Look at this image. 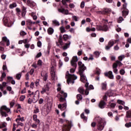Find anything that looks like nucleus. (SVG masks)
I'll list each match as a JSON object with an SVG mask.
<instances>
[{"mask_svg":"<svg viewBox=\"0 0 131 131\" xmlns=\"http://www.w3.org/2000/svg\"><path fill=\"white\" fill-rule=\"evenodd\" d=\"M126 117L127 118H131V110H129L126 112Z\"/></svg>","mask_w":131,"mask_h":131,"instance_id":"obj_26","label":"nucleus"},{"mask_svg":"<svg viewBox=\"0 0 131 131\" xmlns=\"http://www.w3.org/2000/svg\"><path fill=\"white\" fill-rule=\"evenodd\" d=\"M105 76L108 77L110 79H114V75H113V73L112 71H109L108 72L104 73Z\"/></svg>","mask_w":131,"mask_h":131,"instance_id":"obj_8","label":"nucleus"},{"mask_svg":"<svg viewBox=\"0 0 131 131\" xmlns=\"http://www.w3.org/2000/svg\"><path fill=\"white\" fill-rule=\"evenodd\" d=\"M108 94L107 93L105 94V95L103 97V99L104 101H107V95Z\"/></svg>","mask_w":131,"mask_h":131,"instance_id":"obj_62","label":"nucleus"},{"mask_svg":"<svg viewBox=\"0 0 131 131\" xmlns=\"http://www.w3.org/2000/svg\"><path fill=\"white\" fill-rule=\"evenodd\" d=\"M77 99L78 101H81L82 100V95L80 94L77 95Z\"/></svg>","mask_w":131,"mask_h":131,"instance_id":"obj_38","label":"nucleus"},{"mask_svg":"<svg viewBox=\"0 0 131 131\" xmlns=\"http://www.w3.org/2000/svg\"><path fill=\"white\" fill-rule=\"evenodd\" d=\"M63 38L64 40H67V39H70L71 38V35H63Z\"/></svg>","mask_w":131,"mask_h":131,"instance_id":"obj_28","label":"nucleus"},{"mask_svg":"<svg viewBox=\"0 0 131 131\" xmlns=\"http://www.w3.org/2000/svg\"><path fill=\"white\" fill-rule=\"evenodd\" d=\"M28 4H29V6L31 7V8H33L34 7H35V3L31 1H28Z\"/></svg>","mask_w":131,"mask_h":131,"instance_id":"obj_23","label":"nucleus"},{"mask_svg":"<svg viewBox=\"0 0 131 131\" xmlns=\"http://www.w3.org/2000/svg\"><path fill=\"white\" fill-rule=\"evenodd\" d=\"M94 54L98 58L100 56V52L99 51H95L94 52Z\"/></svg>","mask_w":131,"mask_h":131,"instance_id":"obj_45","label":"nucleus"},{"mask_svg":"<svg viewBox=\"0 0 131 131\" xmlns=\"http://www.w3.org/2000/svg\"><path fill=\"white\" fill-rule=\"evenodd\" d=\"M73 20H74V21H78V17H77V16H73Z\"/></svg>","mask_w":131,"mask_h":131,"instance_id":"obj_55","label":"nucleus"},{"mask_svg":"<svg viewBox=\"0 0 131 131\" xmlns=\"http://www.w3.org/2000/svg\"><path fill=\"white\" fill-rule=\"evenodd\" d=\"M60 29L61 33H64V32H66V30H65V28H64L63 27H60Z\"/></svg>","mask_w":131,"mask_h":131,"instance_id":"obj_42","label":"nucleus"},{"mask_svg":"<svg viewBox=\"0 0 131 131\" xmlns=\"http://www.w3.org/2000/svg\"><path fill=\"white\" fill-rule=\"evenodd\" d=\"M37 47H38V48H41V41H38L37 42Z\"/></svg>","mask_w":131,"mask_h":131,"instance_id":"obj_58","label":"nucleus"},{"mask_svg":"<svg viewBox=\"0 0 131 131\" xmlns=\"http://www.w3.org/2000/svg\"><path fill=\"white\" fill-rule=\"evenodd\" d=\"M4 111H6L7 113H9V112L11 111V109L8 108L6 105H3L1 107L0 109V113L1 115L3 116V117H7V116H8V115L7 113Z\"/></svg>","mask_w":131,"mask_h":131,"instance_id":"obj_5","label":"nucleus"},{"mask_svg":"<svg viewBox=\"0 0 131 131\" xmlns=\"http://www.w3.org/2000/svg\"><path fill=\"white\" fill-rule=\"evenodd\" d=\"M109 28H108V26L104 25L103 26H99L98 30H102V31H108Z\"/></svg>","mask_w":131,"mask_h":131,"instance_id":"obj_9","label":"nucleus"},{"mask_svg":"<svg viewBox=\"0 0 131 131\" xmlns=\"http://www.w3.org/2000/svg\"><path fill=\"white\" fill-rule=\"evenodd\" d=\"M78 64L79 66V72L81 77L80 80L82 82H86L88 81V79H86V77L83 74V71L86 70V67L84 66V64H83L81 61H79Z\"/></svg>","mask_w":131,"mask_h":131,"instance_id":"obj_1","label":"nucleus"},{"mask_svg":"<svg viewBox=\"0 0 131 131\" xmlns=\"http://www.w3.org/2000/svg\"><path fill=\"white\" fill-rule=\"evenodd\" d=\"M102 85V90L103 91H106V90H107V83L105 82V83H102L101 84Z\"/></svg>","mask_w":131,"mask_h":131,"instance_id":"obj_24","label":"nucleus"},{"mask_svg":"<svg viewBox=\"0 0 131 131\" xmlns=\"http://www.w3.org/2000/svg\"><path fill=\"white\" fill-rule=\"evenodd\" d=\"M41 76H43V80H45V81H47L48 79V73L43 72L41 74Z\"/></svg>","mask_w":131,"mask_h":131,"instance_id":"obj_21","label":"nucleus"},{"mask_svg":"<svg viewBox=\"0 0 131 131\" xmlns=\"http://www.w3.org/2000/svg\"><path fill=\"white\" fill-rule=\"evenodd\" d=\"M14 105H15V101L13 100L10 102V108H13V107H14Z\"/></svg>","mask_w":131,"mask_h":131,"instance_id":"obj_40","label":"nucleus"},{"mask_svg":"<svg viewBox=\"0 0 131 131\" xmlns=\"http://www.w3.org/2000/svg\"><path fill=\"white\" fill-rule=\"evenodd\" d=\"M116 64L117 65V66H122V63H121V62H120L119 60H117L116 61Z\"/></svg>","mask_w":131,"mask_h":131,"instance_id":"obj_47","label":"nucleus"},{"mask_svg":"<svg viewBox=\"0 0 131 131\" xmlns=\"http://www.w3.org/2000/svg\"><path fill=\"white\" fill-rule=\"evenodd\" d=\"M7 79L8 81H12V80H13V79H14L12 77L9 76V77H7Z\"/></svg>","mask_w":131,"mask_h":131,"instance_id":"obj_57","label":"nucleus"},{"mask_svg":"<svg viewBox=\"0 0 131 131\" xmlns=\"http://www.w3.org/2000/svg\"><path fill=\"white\" fill-rule=\"evenodd\" d=\"M39 98V91H36L35 92L34 95L32 98V100H33V103H36L37 101H38V99Z\"/></svg>","mask_w":131,"mask_h":131,"instance_id":"obj_7","label":"nucleus"},{"mask_svg":"<svg viewBox=\"0 0 131 131\" xmlns=\"http://www.w3.org/2000/svg\"><path fill=\"white\" fill-rule=\"evenodd\" d=\"M37 65L41 66L42 65V61H41V60H39L37 62Z\"/></svg>","mask_w":131,"mask_h":131,"instance_id":"obj_54","label":"nucleus"},{"mask_svg":"<svg viewBox=\"0 0 131 131\" xmlns=\"http://www.w3.org/2000/svg\"><path fill=\"white\" fill-rule=\"evenodd\" d=\"M125 126L126 127H131V122H129V123H126L125 124Z\"/></svg>","mask_w":131,"mask_h":131,"instance_id":"obj_51","label":"nucleus"},{"mask_svg":"<svg viewBox=\"0 0 131 131\" xmlns=\"http://www.w3.org/2000/svg\"><path fill=\"white\" fill-rule=\"evenodd\" d=\"M66 78H67V82L69 84V83H74V81L77 79V76L74 74H69V71L67 72Z\"/></svg>","mask_w":131,"mask_h":131,"instance_id":"obj_3","label":"nucleus"},{"mask_svg":"<svg viewBox=\"0 0 131 131\" xmlns=\"http://www.w3.org/2000/svg\"><path fill=\"white\" fill-rule=\"evenodd\" d=\"M59 101H60V102H64V103H66L65 102H66V98H64L63 97H60L59 98Z\"/></svg>","mask_w":131,"mask_h":131,"instance_id":"obj_46","label":"nucleus"},{"mask_svg":"<svg viewBox=\"0 0 131 131\" xmlns=\"http://www.w3.org/2000/svg\"><path fill=\"white\" fill-rule=\"evenodd\" d=\"M17 125H20V126H24V124L23 123H21L20 122H17Z\"/></svg>","mask_w":131,"mask_h":131,"instance_id":"obj_63","label":"nucleus"},{"mask_svg":"<svg viewBox=\"0 0 131 131\" xmlns=\"http://www.w3.org/2000/svg\"><path fill=\"white\" fill-rule=\"evenodd\" d=\"M24 117H21V118H18L16 119V122H20L21 121L22 122H23V121H24Z\"/></svg>","mask_w":131,"mask_h":131,"instance_id":"obj_36","label":"nucleus"},{"mask_svg":"<svg viewBox=\"0 0 131 131\" xmlns=\"http://www.w3.org/2000/svg\"><path fill=\"white\" fill-rule=\"evenodd\" d=\"M49 90H50V87H49V84H47L44 86V88L42 89L40 93L41 94H42V95H43V94H45V93H46L47 91H49Z\"/></svg>","mask_w":131,"mask_h":131,"instance_id":"obj_10","label":"nucleus"},{"mask_svg":"<svg viewBox=\"0 0 131 131\" xmlns=\"http://www.w3.org/2000/svg\"><path fill=\"white\" fill-rule=\"evenodd\" d=\"M3 22L5 25H8L9 24V20L7 18H3Z\"/></svg>","mask_w":131,"mask_h":131,"instance_id":"obj_37","label":"nucleus"},{"mask_svg":"<svg viewBox=\"0 0 131 131\" xmlns=\"http://www.w3.org/2000/svg\"><path fill=\"white\" fill-rule=\"evenodd\" d=\"M117 102L118 104H121V105H123V106H124L125 104V102L121 100H118Z\"/></svg>","mask_w":131,"mask_h":131,"instance_id":"obj_39","label":"nucleus"},{"mask_svg":"<svg viewBox=\"0 0 131 131\" xmlns=\"http://www.w3.org/2000/svg\"><path fill=\"white\" fill-rule=\"evenodd\" d=\"M26 8L24 6L23 7L22 10V16L23 17H25V15H26Z\"/></svg>","mask_w":131,"mask_h":131,"instance_id":"obj_27","label":"nucleus"},{"mask_svg":"<svg viewBox=\"0 0 131 131\" xmlns=\"http://www.w3.org/2000/svg\"><path fill=\"white\" fill-rule=\"evenodd\" d=\"M39 109L38 108V107H36V109L34 110V113L36 114V113H39Z\"/></svg>","mask_w":131,"mask_h":131,"instance_id":"obj_53","label":"nucleus"},{"mask_svg":"<svg viewBox=\"0 0 131 131\" xmlns=\"http://www.w3.org/2000/svg\"><path fill=\"white\" fill-rule=\"evenodd\" d=\"M58 12L59 13H62V14H65V15H68L69 13V11L68 10H65L64 8L62 9H58Z\"/></svg>","mask_w":131,"mask_h":131,"instance_id":"obj_12","label":"nucleus"},{"mask_svg":"<svg viewBox=\"0 0 131 131\" xmlns=\"http://www.w3.org/2000/svg\"><path fill=\"white\" fill-rule=\"evenodd\" d=\"M50 73L52 80H57V79H58V77H57V75H56V68L54 66L51 67Z\"/></svg>","mask_w":131,"mask_h":131,"instance_id":"obj_6","label":"nucleus"},{"mask_svg":"<svg viewBox=\"0 0 131 131\" xmlns=\"http://www.w3.org/2000/svg\"><path fill=\"white\" fill-rule=\"evenodd\" d=\"M52 23L53 25H55V26H60V23L57 20H53Z\"/></svg>","mask_w":131,"mask_h":131,"instance_id":"obj_29","label":"nucleus"},{"mask_svg":"<svg viewBox=\"0 0 131 131\" xmlns=\"http://www.w3.org/2000/svg\"><path fill=\"white\" fill-rule=\"evenodd\" d=\"M113 69L114 73H115L116 74H117L118 72V70H117V64L116 63H113Z\"/></svg>","mask_w":131,"mask_h":131,"instance_id":"obj_16","label":"nucleus"},{"mask_svg":"<svg viewBox=\"0 0 131 131\" xmlns=\"http://www.w3.org/2000/svg\"><path fill=\"white\" fill-rule=\"evenodd\" d=\"M77 61H78V58H77V56H74L72 58V59L71 61V64L72 66L75 67V69H70V72H71V73H74V72H75V69H76V67H77Z\"/></svg>","mask_w":131,"mask_h":131,"instance_id":"obj_4","label":"nucleus"},{"mask_svg":"<svg viewBox=\"0 0 131 131\" xmlns=\"http://www.w3.org/2000/svg\"><path fill=\"white\" fill-rule=\"evenodd\" d=\"M118 59L120 61H122L124 59V55H121L118 57Z\"/></svg>","mask_w":131,"mask_h":131,"instance_id":"obj_50","label":"nucleus"},{"mask_svg":"<svg viewBox=\"0 0 131 131\" xmlns=\"http://www.w3.org/2000/svg\"><path fill=\"white\" fill-rule=\"evenodd\" d=\"M105 106H106V102L104 100H101L99 104V107L101 109H104L105 108Z\"/></svg>","mask_w":131,"mask_h":131,"instance_id":"obj_13","label":"nucleus"},{"mask_svg":"<svg viewBox=\"0 0 131 131\" xmlns=\"http://www.w3.org/2000/svg\"><path fill=\"white\" fill-rule=\"evenodd\" d=\"M126 7H127V4L126 3H125L123 5V9H124V10H127L126 9Z\"/></svg>","mask_w":131,"mask_h":131,"instance_id":"obj_52","label":"nucleus"},{"mask_svg":"<svg viewBox=\"0 0 131 131\" xmlns=\"http://www.w3.org/2000/svg\"><path fill=\"white\" fill-rule=\"evenodd\" d=\"M2 40L3 41H5L6 42H7V46L8 47V46H10V40L8 39V38H7V37H3Z\"/></svg>","mask_w":131,"mask_h":131,"instance_id":"obj_22","label":"nucleus"},{"mask_svg":"<svg viewBox=\"0 0 131 131\" xmlns=\"http://www.w3.org/2000/svg\"><path fill=\"white\" fill-rule=\"evenodd\" d=\"M70 45H71V42L70 41H69L68 43H66L63 47V50H67L68 48L70 47Z\"/></svg>","mask_w":131,"mask_h":131,"instance_id":"obj_17","label":"nucleus"},{"mask_svg":"<svg viewBox=\"0 0 131 131\" xmlns=\"http://www.w3.org/2000/svg\"><path fill=\"white\" fill-rule=\"evenodd\" d=\"M109 106H111V108H115V106H116V104L115 103H112L111 102H110Z\"/></svg>","mask_w":131,"mask_h":131,"instance_id":"obj_35","label":"nucleus"},{"mask_svg":"<svg viewBox=\"0 0 131 131\" xmlns=\"http://www.w3.org/2000/svg\"><path fill=\"white\" fill-rule=\"evenodd\" d=\"M122 15L124 17H126V16H127V15H128V10H123L122 11Z\"/></svg>","mask_w":131,"mask_h":131,"instance_id":"obj_30","label":"nucleus"},{"mask_svg":"<svg viewBox=\"0 0 131 131\" xmlns=\"http://www.w3.org/2000/svg\"><path fill=\"white\" fill-rule=\"evenodd\" d=\"M27 24L28 26H30V27H31L32 26V21L30 19H27Z\"/></svg>","mask_w":131,"mask_h":131,"instance_id":"obj_31","label":"nucleus"},{"mask_svg":"<svg viewBox=\"0 0 131 131\" xmlns=\"http://www.w3.org/2000/svg\"><path fill=\"white\" fill-rule=\"evenodd\" d=\"M78 92H79V93H80V94H81L82 95H84V90L82 87H80L78 89Z\"/></svg>","mask_w":131,"mask_h":131,"instance_id":"obj_25","label":"nucleus"},{"mask_svg":"<svg viewBox=\"0 0 131 131\" xmlns=\"http://www.w3.org/2000/svg\"><path fill=\"white\" fill-rule=\"evenodd\" d=\"M33 119L34 121H35L38 124L40 122V121L38 119H37V115H34L33 116Z\"/></svg>","mask_w":131,"mask_h":131,"instance_id":"obj_18","label":"nucleus"},{"mask_svg":"<svg viewBox=\"0 0 131 131\" xmlns=\"http://www.w3.org/2000/svg\"><path fill=\"white\" fill-rule=\"evenodd\" d=\"M71 128V126L70 125H64L62 128V131H69Z\"/></svg>","mask_w":131,"mask_h":131,"instance_id":"obj_15","label":"nucleus"},{"mask_svg":"<svg viewBox=\"0 0 131 131\" xmlns=\"http://www.w3.org/2000/svg\"><path fill=\"white\" fill-rule=\"evenodd\" d=\"M95 120L98 122L97 127L98 130H103V129H104V127L106 125V122L105 121V120L99 116H97V117H95Z\"/></svg>","mask_w":131,"mask_h":131,"instance_id":"obj_2","label":"nucleus"},{"mask_svg":"<svg viewBox=\"0 0 131 131\" xmlns=\"http://www.w3.org/2000/svg\"><path fill=\"white\" fill-rule=\"evenodd\" d=\"M81 8H84V2L82 1L80 4Z\"/></svg>","mask_w":131,"mask_h":131,"instance_id":"obj_64","label":"nucleus"},{"mask_svg":"<svg viewBox=\"0 0 131 131\" xmlns=\"http://www.w3.org/2000/svg\"><path fill=\"white\" fill-rule=\"evenodd\" d=\"M85 86L86 88L85 91V94L86 96H88L89 95V82H86L85 84Z\"/></svg>","mask_w":131,"mask_h":131,"instance_id":"obj_20","label":"nucleus"},{"mask_svg":"<svg viewBox=\"0 0 131 131\" xmlns=\"http://www.w3.org/2000/svg\"><path fill=\"white\" fill-rule=\"evenodd\" d=\"M125 73V71H124V69H121L120 70V74H121V75H124Z\"/></svg>","mask_w":131,"mask_h":131,"instance_id":"obj_44","label":"nucleus"},{"mask_svg":"<svg viewBox=\"0 0 131 131\" xmlns=\"http://www.w3.org/2000/svg\"><path fill=\"white\" fill-rule=\"evenodd\" d=\"M81 118H82V119H83V120H85V121H86V120H88V118L85 116H84V113H82L81 114Z\"/></svg>","mask_w":131,"mask_h":131,"instance_id":"obj_33","label":"nucleus"},{"mask_svg":"<svg viewBox=\"0 0 131 131\" xmlns=\"http://www.w3.org/2000/svg\"><path fill=\"white\" fill-rule=\"evenodd\" d=\"M58 108L61 110V111H63V110H65L66 109L67 105H66V103H64L63 104H59L58 106Z\"/></svg>","mask_w":131,"mask_h":131,"instance_id":"obj_14","label":"nucleus"},{"mask_svg":"<svg viewBox=\"0 0 131 131\" xmlns=\"http://www.w3.org/2000/svg\"><path fill=\"white\" fill-rule=\"evenodd\" d=\"M21 74H17L16 75V78L18 80H20V78H21Z\"/></svg>","mask_w":131,"mask_h":131,"instance_id":"obj_48","label":"nucleus"},{"mask_svg":"<svg viewBox=\"0 0 131 131\" xmlns=\"http://www.w3.org/2000/svg\"><path fill=\"white\" fill-rule=\"evenodd\" d=\"M109 12H111V9L105 10V11H100V14H106V13H109Z\"/></svg>","mask_w":131,"mask_h":131,"instance_id":"obj_32","label":"nucleus"},{"mask_svg":"<svg viewBox=\"0 0 131 131\" xmlns=\"http://www.w3.org/2000/svg\"><path fill=\"white\" fill-rule=\"evenodd\" d=\"M17 7V4L16 3H12L9 5L10 9H14Z\"/></svg>","mask_w":131,"mask_h":131,"instance_id":"obj_34","label":"nucleus"},{"mask_svg":"<svg viewBox=\"0 0 131 131\" xmlns=\"http://www.w3.org/2000/svg\"><path fill=\"white\" fill-rule=\"evenodd\" d=\"M122 21H123V18H122V17H121V16H120L119 17V19H117L118 23H121V22H122Z\"/></svg>","mask_w":131,"mask_h":131,"instance_id":"obj_41","label":"nucleus"},{"mask_svg":"<svg viewBox=\"0 0 131 131\" xmlns=\"http://www.w3.org/2000/svg\"><path fill=\"white\" fill-rule=\"evenodd\" d=\"M3 70H8V68L7 67V65L4 64L3 66Z\"/></svg>","mask_w":131,"mask_h":131,"instance_id":"obj_59","label":"nucleus"},{"mask_svg":"<svg viewBox=\"0 0 131 131\" xmlns=\"http://www.w3.org/2000/svg\"><path fill=\"white\" fill-rule=\"evenodd\" d=\"M25 99V96L22 95L20 97L19 100L21 102H23V101H24Z\"/></svg>","mask_w":131,"mask_h":131,"instance_id":"obj_49","label":"nucleus"},{"mask_svg":"<svg viewBox=\"0 0 131 131\" xmlns=\"http://www.w3.org/2000/svg\"><path fill=\"white\" fill-rule=\"evenodd\" d=\"M47 32L49 35H52V34L54 33V29L51 27L48 28L47 30Z\"/></svg>","mask_w":131,"mask_h":131,"instance_id":"obj_19","label":"nucleus"},{"mask_svg":"<svg viewBox=\"0 0 131 131\" xmlns=\"http://www.w3.org/2000/svg\"><path fill=\"white\" fill-rule=\"evenodd\" d=\"M20 35L21 36H24V35H26V33L24 31H21L20 32Z\"/></svg>","mask_w":131,"mask_h":131,"instance_id":"obj_61","label":"nucleus"},{"mask_svg":"<svg viewBox=\"0 0 131 131\" xmlns=\"http://www.w3.org/2000/svg\"><path fill=\"white\" fill-rule=\"evenodd\" d=\"M4 127H6V123H2L0 124V128H3Z\"/></svg>","mask_w":131,"mask_h":131,"instance_id":"obj_60","label":"nucleus"},{"mask_svg":"<svg viewBox=\"0 0 131 131\" xmlns=\"http://www.w3.org/2000/svg\"><path fill=\"white\" fill-rule=\"evenodd\" d=\"M61 94L63 95L65 98L67 97V94L66 93H64L63 91H61Z\"/></svg>","mask_w":131,"mask_h":131,"instance_id":"obj_56","label":"nucleus"},{"mask_svg":"<svg viewBox=\"0 0 131 131\" xmlns=\"http://www.w3.org/2000/svg\"><path fill=\"white\" fill-rule=\"evenodd\" d=\"M114 46V41L111 40L108 42V45L105 47V50L108 51V50H110V48L112 47H113Z\"/></svg>","mask_w":131,"mask_h":131,"instance_id":"obj_11","label":"nucleus"},{"mask_svg":"<svg viewBox=\"0 0 131 131\" xmlns=\"http://www.w3.org/2000/svg\"><path fill=\"white\" fill-rule=\"evenodd\" d=\"M66 2H70V0H62V3L63 6H67Z\"/></svg>","mask_w":131,"mask_h":131,"instance_id":"obj_43","label":"nucleus"}]
</instances>
